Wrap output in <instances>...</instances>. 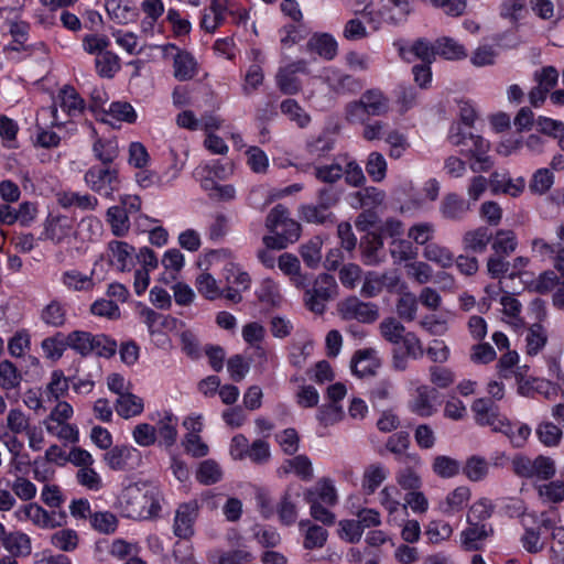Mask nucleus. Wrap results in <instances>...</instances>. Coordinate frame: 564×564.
Listing matches in <instances>:
<instances>
[{"label":"nucleus","mask_w":564,"mask_h":564,"mask_svg":"<svg viewBox=\"0 0 564 564\" xmlns=\"http://www.w3.org/2000/svg\"><path fill=\"white\" fill-rule=\"evenodd\" d=\"M299 527L303 531V547L305 550L322 549L325 545L328 538L326 529L312 523L310 520L300 521Z\"/></svg>","instance_id":"473e14b6"},{"label":"nucleus","mask_w":564,"mask_h":564,"mask_svg":"<svg viewBox=\"0 0 564 564\" xmlns=\"http://www.w3.org/2000/svg\"><path fill=\"white\" fill-rule=\"evenodd\" d=\"M90 527L101 534H113L117 531L119 521L116 514L110 511H98L90 514Z\"/></svg>","instance_id":"052dcab7"},{"label":"nucleus","mask_w":564,"mask_h":564,"mask_svg":"<svg viewBox=\"0 0 564 564\" xmlns=\"http://www.w3.org/2000/svg\"><path fill=\"white\" fill-rule=\"evenodd\" d=\"M495 432L503 433L510 441L513 447H522L531 435V427L525 423H512L508 419H503L495 427Z\"/></svg>","instance_id":"c85d7f7f"},{"label":"nucleus","mask_w":564,"mask_h":564,"mask_svg":"<svg viewBox=\"0 0 564 564\" xmlns=\"http://www.w3.org/2000/svg\"><path fill=\"white\" fill-rule=\"evenodd\" d=\"M106 221L116 237H124L130 230V219L127 210L120 206H111L106 212Z\"/></svg>","instance_id":"a19ab883"},{"label":"nucleus","mask_w":564,"mask_h":564,"mask_svg":"<svg viewBox=\"0 0 564 564\" xmlns=\"http://www.w3.org/2000/svg\"><path fill=\"white\" fill-rule=\"evenodd\" d=\"M391 108L389 97L379 88L365 90L358 100L349 102L345 108L349 122H364L366 117H382Z\"/></svg>","instance_id":"f03ea898"},{"label":"nucleus","mask_w":564,"mask_h":564,"mask_svg":"<svg viewBox=\"0 0 564 564\" xmlns=\"http://www.w3.org/2000/svg\"><path fill=\"white\" fill-rule=\"evenodd\" d=\"M137 117L134 108L129 102L115 101L110 104L108 111L102 112L100 120L109 124H113L112 120L133 123Z\"/></svg>","instance_id":"c9c22d12"},{"label":"nucleus","mask_w":564,"mask_h":564,"mask_svg":"<svg viewBox=\"0 0 564 564\" xmlns=\"http://www.w3.org/2000/svg\"><path fill=\"white\" fill-rule=\"evenodd\" d=\"M281 469L285 474L293 473L303 480H311L313 478V465L306 455H297L286 459Z\"/></svg>","instance_id":"864d4df0"},{"label":"nucleus","mask_w":564,"mask_h":564,"mask_svg":"<svg viewBox=\"0 0 564 564\" xmlns=\"http://www.w3.org/2000/svg\"><path fill=\"white\" fill-rule=\"evenodd\" d=\"M362 259L367 265H376L384 258L383 241L380 235L368 236L367 241L361 245Z\"/></svg>","instance_id":"3c124183"},{"label":"nucleus","mask_w":564,"mask_h":564,"mask_svg":"<svg viewBox=\"0 0 564 564\" xmlns=\"http://www.w3.org/2000/svg\"><path fill=\"white\" fill-rule=\"evenodd\" d=\"M14 516L19 521H31L40 529H54L62 524L61 521L56 520L54 513H50L37 503L21 506L15 510Z\"/></svg>","instance_id":"2eb2a0df"},{"label":"nucleus","mask_w":564,"mask_h":564,"mask_svg":"<svg viewBox=\"0 0 564 564\" xmlns=\"http://www.w3.org/2000/svg\"><path fill=\"white\" fill-rule=\"evenodd\" d=\"M41 321L51 327H63L66 323V310L64 305L57 301H52L42 310Z\"/></svg>","instance_id":"0e129e2a"},{"label":"nucleus","mask_w":564,"mask_h":564,"mask_svg":"<svg viewBox=\"0 0 564 564\" xmlns=\"http://www.w3.org/2000/svg\"><path fill=\"white\" fill-rule=\"evenodd\" d=\"M124 514L137 520L156 518L161 511L162 495L155 487L145 490L129 489L124 494Z\"/></svg>","instance_id":"7ed1b4c3"},{"label":"nucleus","mask_w":564,"mask_h":564,"mask_svg":"<svg viewBox=\"0 0 564 564\" xmlns=\"http://www.w3.org/2000/svg\"><path fill=\"white\" fill-rule=\"evenodd\" d=\"M265 228L271 232L262 238L265 247L282 250L295 242L301 235L300 224L290 217L289 209L279 204L265 218Z\"/></svg>","instance_id":"f257e3e1"},{"label":"nucleus","mask_w":564,"mask_h":564,"mask_svg":"<svg viewBox=\"0 0 564 564\" xmlns=\"http://www.w3.org/2000/svg\"><path fill=\"white\" fill-rule=\"evenodd\" d=\"M2 546L11 556H28L32 551L31 539L28 534L20 531L9 532Z\"/></svg>","instance_id":"a18cd8bd"},{"label":"nucleus","mask_w":564,"mask_h":564,"mask_svg":"<svg viewBox=\"0 0 564 564\" xmlns=\"http://www.w3.org/2000/svg\"><path fill=\"white\" fill-rule=\"evenodd\" d=\"M50 543L62 552H74L78 547L79 535L73 529H61L50 536Z\"/></svg>","instance_id":"5fc2aeb1"},{"label":"nucleus","mask_w":564,"mask_h":564,"mask_svg":"<svg viewBox=\"0 0 564 564\" xmlns=\"http://www.w3.org/2000/svg\"><path fill=\"white\" fill-rule=\"evenodd\" d=\"M453 532V527L447 521L440 519L429 521L424 530L427 543L434 545L448 541Z\"/></svg>","instance_id":"49530a36"},{"label":"nucleus","mask_w":564,"mask_h":564,"mask_svg":"<svg viewBox=\"0 0 564 564\" xmlns=\"http://www.w3.org/2000/svg\"><path fill=\"white\" fill-rule=\"evenodd\" d=\"M469 525L460 532V546L465 551L479 550L484 541L489 536L491 529H488L486 524L474 523L470 518H467Z\"/></svg>","instance_id":"393cba45"},{"label":"nucleus","mask_w":564,"mask_h":564,"mask_svg":"<svg viewBox=\"0 0 564 564\" xmlns=\"http://www.w3.org/2000/svg\"><path fill=\"white\" fill-rule=\"evenodd\" d=\"M395 481L406 492L421 489L423 486L420 473L410 466L402 467L397 471Z\"/></svg>","instance_id":"338daca9"},{"label":"nucleus","mask_w":564,"mask_h":564,"mask_svg":"<svg viewBox=\"0 0 564 564\" xmlns=\"http://www.w3.org/2000/svg\"><path fill=\"white\" fill-rule=\"evenodd\" d=\"M315 177L323 183H335L344 175L341 155H338L330 164L314 166Z\"/></svg>","instance_id":"69168bd1"},{"label":"nucleus","mask_w":564,"mask_h":564,"mask_svg":"<svg viewBox=\"0 0 564 564\" xmlns=\"http://www.w3.org/2000/svg\"><path fill=\"white\" fill-rule=\"evenodd\" d=\"M471 410L476 422L482 426H490L494 432L495 427L505 419V416L498 413L495 401L491 398L477 399L473 403Z\"/></svg>","instance_id":"4be33fe9"},{"label":"nucleus","mask_w":564,"mask_h":564,"mask_svg":"<svg viewBox=\"0 0 564 564\" xmlns=\"http://www.w3.org/2000/svg\"><path fill=\"white\" fill-rule=\"evenodd\" d=\"M384 140L389 145L388 154L393 160L401 159L411 147L406 134L397 129L390 130Z\"/></svg>","instance_id":"e2e57ef3"},{"label":"nucleus","mask_w":564,"mask_h":564,"mask_svg":"<svg viewBox=\"0 0 564 564\" xmlns=\"http://www.w3.org/2000/svg\"><path fill=\"white\" fill-rule=\"evenodd\" d=\"M305 501H317L328 507H334L338 502V492L335 482L329 477H322L316 484L307 488L303 494Z\"/></svg>","instance_id":"6ab92c4d"},{"label":"nucleus","mask_w":564,"mask_h":564,"mask_svg":"<svg viewBox=\"0 0 564 564\" xmlns=\"http://www.w3.org/2000/svg\"><path fill=\"white\" fill-rule=\"evenodd\" d=\"M74 221L68 216L50 215L44 221V229L39 239L62 243L74 235Z\"/></svg>","instance_id":"f8f14e48"},{"label":"nucleus","mask_w":564,"mask_h":564,"mask_svg":"<svg viewBox=\"0 0 564 564\" xmlns=\"http://www.w3.org/2000/svg\"><path fill=\"white\" fill-rule=\"evenodd\" d=\"M525 188V180L520 176L512 178L508 173L494 172L490 175V189L492 194H506L511 197L520 196Z\"/></svg>","instance_id":"5701e85b"},{"label":"nucleus","mask_w":564,"mask_h":564,"mask_svg":"<svg viewBox=\"0 0 564 564\" xmlns=\"http://www.w3.org/2000/svg\"><path fill=\"white\" fill-rule=\"evenodd\" d=\"M468 210L469 203L455 193L445 195L440 206L442 216L453 220L463 218Z\"/></svg>","instance_id":"4c0bfd02"},{"label":"nucleus","mask_w":564,"mask_h":564,"mask_svg":"<svg viewBox=\"0 0 564 564\" xmlns=\"http://www.w3.org/2000/svg\"><path fill=\"white\" fill-rule=\"evenodd\" d=\"M223 276L227 285L239 286L241 290L250 288L251 278L249 273L235 261H227L223 268Z\"/></svg>","instance_id":"09e8293b"},{"label":"nucleus","mask_w":564,"mask_h":564,"mask_svg":"<svg viewBox=\"0 0 564 564\" xmlns=\"http://www.w3.org/2000/svg\"><path fill=\"white\" fill-rule=\"evenodd\" d=\"M138 314L141 321L147 325L150 335L160 333L163 328L167 327L174 318L162 315L147 305H138Z\"/></svg>","instance_id":"58836bf2"},{"label":"nucleus","mask_w":564,"mask_h":564,"mask_svg":"<svg viewBox=\"0 0 564 564\" xmlns=\"http://www.w3.org/2000/svg\"><path fill=\"white\" fill-rule=\"evenodd\" d=\"M322 78L336 94L351 93L358 88V83L351 75L335 66L325 67L322 70Z\"/></svg>","instance_id":"aec40b11"},{"label":"nucleus","mask_w":564,"mask_h":564,"mask_svg":"<svg viewBox=\"0 0 564 564\" xmlns=\"http://www.w3.org/2000/svg\"><path fill=\"white\" fill-rule=\"evenodd\" d=\"M305 47L307 52L315 53L325 61H332L338 54V43L329 33H314Z\"/></svg>","instance_id":"b1692460"},{"label":"nucleus","mask_w":564,"mask_h":564,"mask_svg":"<svg viewBox=\"0 0 564 564\" xmlns=\"http://www.w3.org/2000/svg\"><path fill=\"white\" fill-rule=\"evenodd\" d=\"M139 452L129 445H116L104 454V462L112 470H124Z\"/></svg>","instance_id":"bb28decb"},{"label":"nucleus","mask_w":564,"mask_h":564,"mask_svg":"<svg viewBox=\"0 0 564 564\" xmlns=\"http://www.w3.org/2000/svg\"><path fill=\"white\" fill-rule=\"evenodd\" d=\"M470 497L471 492L467 486H458L438 503V511L445 516H453L467 506Z\"/></svg>","instance_id":"a878e982"},{"label":"nucleus","mask_w":564,"mask_h":564,"mask_svg":"<svg viewBox=\"0 0 564 564\" xmlns=\"http://www.w3.org/2000/svg\"><path fill=\"white\" fill-rule=\"evenodd\" d=\"M349 199L354 208L371 209L382 204L384 193L376 187H365L351 194Z\"/></svg>","instance_id":"ea45409f"},{"label":"nucleus","mask_w":564,"mask_h":564,"mask_svg":"<svg viewBox=\"0 0 564 564\" xmlns=\"http://www.w3.org/2000/svg\"><path fill=\"white\" fill-rule=\"evenodd\" d=\"M511 467L518 477L527 479L549 480L556 474L555 460L544 455L531 458L518 454L512 458Z\"/></svg>","instance_id":"20e7f679"},{"label":"nucleus","mask_w":564,"mask_h":564,"mask_svg":"<svg viewBox=\"0 0 564 564\" xmlns=\"http://www.w3.org/2000/svg\"><path fill=\"white\" fill-rule=\"evenodd\" d=\"M441 404L436 390L419 391L417 395L410 402L412 412L421 416L432 415Z\"/></svg>","instance_id":"f704fd0d"},{"label":"nucleus","mask_w":564,"mask_h":564,"mask_svg":"<svg viewBox=\"0 0 564 564\" xmlns=\"http://www.w3.org/2000/svg\"><path fill=\"white\" fill-rule=\"evenodd\" d=\"M463 474L470 481H481L489 474V463L485 457L473 455L467 458L463 467Z\"/></svg>","instance_id":"6e6d98bb"},{"label":"nucleus","mask_w":564,"mask_h":564,"mask_svg":"<svg viewBox=\"0 0 564 564\" xmlns=\"http://www.w3.org/2000/svg\"><path fill=\"white\" fill-rule=\"evenodd\" d=\"M106 257L117 271L126 272L134 267V248L126 241L111 240L107 246Z\"/></svg>","instance_id":"4468645a"},{"label":"nucleus","mask_w":564,"mask_h":564,"mask_svg":"<svg viewBox=\"0 0 564 564\" xmlns=\"http://www.w3.org/2000/svg\"><path fill=\"white\" fill-rule=\"evenodd\" d=\"M84 182L93 192L112 198L120 188L119 169L115 165H93L85 172Z\"/></svg>","instance_id":"39448f33"},{"label":"nucleus","mask_w":564,"mask_h":564,"mask_svg":"<svg viewBox=\"0 0 564 564\" xmlns=\"http://www.w3.org/2000/svg\"><path fill=\"white\" fill-rule=\"evenodd\" d=\"M337 293V283L334 276L321 273L316 276L312 288L304 292V304L307 310L315 314H323L326 303Z\"/></svg>","instance_id":"6e6552de"},{"label":"nucleus","mask_w":564,"mask_h":564,"mask_svg":"<svg viewBox=\"0 0 564 564\" xmlns=\"http://www.w3.org/2000/svg\"><path fill=\"white\" fill-rule=\"evenodd\" d=\"M307 72V62L305 59L291 62L279 68L275 77L276 85L282 93L286 95H295L302 87L301 80L296 75L299 73L306 74Z\"/></svg>","instance_id":"9b49d317"},{"label":"nucleus","mask_w":564,"mask_h":564,"mask_svg":"<svg viewBox=\"0 0 564 564\" xmlns=\"http://www.w3.org/2000/svg\"><path fill=\"white\" fill-rule=\"evenodd\" d=\"M338 312L344 319H356L361 323H373L379 317L378 306L350 296L338 303Z\"/></svg>","instance_id":"9d476101"},{"label":"nucleus","mask_w":564,"mask_h":564,"mask_svg":"<svg viewBox=\"0 0 564 564\" xmlns=\"http://www.w3.org/2000/svg\"><path fill=\"white\" fill-rule=\"evenodd\" d=\"M256 296L261 304L272 308L280 307L284 302L280 284L271 278L260 281Z\"/></svg>","instance_id":"cd10ccee"},{"label":"nucleus","mask_w":564,"mask_h":564,"mask_svg":"<svg viewBox=\"0 0 564 564\" xmlns=\"http://www.w3.org/2000/svg\"><path fill=\"white\" fill-rule=\"evenodd\" d=\"M471 147L467 150L466 155L474 159L470 170L475 173L487 172L494 162L487 154L490 150V143L480 135L469 134Z\"/></svg>","instance_id":"a211bd4d"},{"label":"nucleus","mask_w":564,"mask_h":564,"mask_svg":"<svg viewBox=\"0 0 564 564\" xmlns=\"http://www.w3.org/2000/svg\"><path fill=\"white\" fill-rule=\"evenodd\" d=\"M95 65L99 76L112 78L120 69V58L117 54L106 51L105 53L96 56Z\"/></svg>","instance_id":"774afa93"},{"label":"nucleus","mask_w":564,"mask_h":564,"mask_svg":"<svg viewBox=\"0 0 564 564\" xmlns=\"http://www.w3.org/2000/svg\"><path fill=\"white\" fill-rule=\"evenodd\" d=\"M199 508L197 501L181 503L173 520L172 530L175 536L189 540L195 534V522L198 518Z\"/></svg>","instance_id":"1a4fd4ad"},{"label":"nucleus","mask_w":564,"mask_h":564,"mask_svg":"<svg viewBox=\"0 0 564 564\" xmlns=\"http://www.w3.org/2000/svg\"><path fill=\"white\" fill-rule=\"evenodd\" d=\"M345 395L346 390H324L318 413V420L323 424H334L343 419L341 401Z\"/></svg>","instance_id":"ddd939ff"},{"label":"nucleus","mask_w":564,"mask_h":564,"mask_svg":"<svg viewBox=\"0 0 564 564\" xmlns=\"http://www.w3.org/2000/svg\"><path fill=\"white\" fill-rule=\"evenodd\" d=\"M314 340L305 338L294 341L290 347L289 361L297 368H302L313 355Z\"/></svg>","instance_id":"4d7b16f0"},{"label":"nucleus","mask_w":564,"mask_h":564,"mask_svg":"<svg viewBox=\"0 0 564 564\" xmlns=\"http://www.w3.org/2000/svg\"><path fill=\"white\" fill-rule=\"evenodd\" d=\"M436 55L449 61L463 59L467 56V52L460 43L452 37H441L436 42Z\"/></svg>","instance_id":"bf43d9fd"},{"label":"nucleus","mask_w":564,"mask_h":564,"mask_svg":"<svg viewBox=\"0 0 564 564\" xmlns=\"http://www.w3.org/2000/svg\"><path fill=\"white\" fill-rule=\"evenodd\" d=\"M94 271L90 275L83 274L77 270H69L63 273L62 283L73 291H90L95 282L93 280Z\"/></svg>","instance_id":"680f3d73"},{"label":"nucleus","mask_w":564,"mask_h":564,"mask_svg":"<svg viewBox=\"0 0 564 564\" xmlns=\"http://www.w3.org/2000/svg\"><path fill=\"white\" fill-rule=\"evenodd\" d=\"M400 56L411 62L412 57L420 58L424 64H431L436 56V43L432 44L427 40L419 39L413 44L406 45L403 41L394 42Z\"/></svg>","instance_id":"dca6fc26"},{"label":"nucleus","mask_w":564,"mask_h":564,"mask_svg":"<svg viewBox=\"0 0 564 564\" xmlns=\"http://www.w3.org/2000/svg\"><path fill=\"white\" fill-rule=\"evenodd\" d=\"M158 416L159 420L154 427L156 429L161 443L170 447L175 444L177 438L178 419L170 411L158 413Z\"/></svg>","instance_id":"c756f323"},{"label":"nucleus","mask_w":564,"mask_h":564,"mask_svg":"<svg viewBox=\"0 0 564 564\" xmlns=\"http://www.w3.org/2000/svg\"><path fill=\"white\" fill-rule=\"evenodd\" d=\"M165 55L170 52L177 51L174 57V76L178 80H189L197 74V63L194 57L178 48L174 44H166L162 46Z\"/></svg>","instance_id":"412c9836"},{"label":"nucleus","mask_w":564,"mask_h":564,"mask_svg":"<svg viewBox=\"0 0 564 564\" xmlns=\"http://www.w3.org/2000/svg\"><path fill=\"white\" fill-rule=\"evenodd\" d=\"M227 11V0H212L208 9H205L200 19V28L214 33L224 23Z\"/></svg>","instance_id":"7c9ffc66"},{"label":"nucleus","mask_w":564,"mask_h":564,"mask_svg":"<svg viewBox=\"0 0 564 564\" xmlns=\"http://www.w3.org/2000/svg\"><path fill=\"white\" fill-rule=\"evenodd\" d=\"M388 469L381 464L369 465L361 480V488L366 495H372L379 486L387 479Z\"/></svg>","instance_id":"79ce46f5"},{"label":"nucleus","mask_w":564,"mask_h":564,"mask_svg":"<svg viewBox=\"0 0 564 564\" xmlns=\"http://www.w3.org/2000/svg\"><path fill=\"white\" fill-rule=\"evenodd\" d=\"M490 239L491 234L488 228L479 227L463 236V246L465 250L481 253L487 249Z\"/></svg>","instance_id":"8fccbe9b"},{"label":"nucleus","mask_w":564,"mask_h":564,"mask_svg":"<svg viewBox=\"0 0 564 564\" xmlns=\"http://www.w3.org/2000/svg\"><path fill=\"white\" fill-rule=\"evenodd\" d=\"M86 108L85 100L72 86H64L57 94L52 107V124L61 127L67 118H76L83 115Z\"/></svg>","instance_id":"0eeeda50"},{"label":"nucleus","mask_w":564,"mask_h":564,"mask_svg":"<svg viewBox=\"0 0 564 564\" xmlns=\"http://www.w3.org/2000/svg\"><path fill=\"white\" fill-rule=\"evenodd\" d=\"M58 398L59 394L54 393V390H28L23 401L29 409L40 413L46 411L48 404L54 403Z\"/></svg>","instance_id":"c03bdc74"},{"label":"nucleus","mask_w":564,"mask_h":564,"mask_svg":"<svg viewBox=\"0 0 564 564\" xmlns=\"http://www.w3.org/2000/svg\"><path fill=\"white\" fill-rule=\"evenodd\" d=\"M381 361L378 351L372 348L357 350L351 358V372L359 378L375 376Z\"/></svg>","instance_id":"f3484780"},{"label":"nucleus","mask_w":564,"mask_h":564,"mask_svg":"<svg viewBox=\"0 0 564 564\" xmlns=\"http://www.w3.org/2000/svg\"><path fill=\"white\" fill-rule=\"evenodd\" d=\"M67 339L64 333L57 332L41 341V349L46 360L57 362L67 350Z\"/></svg>","instance_id":"e433bc0d"},{"label":"nucleus","mask_w":564,"mask_h":564,"mask_svg":"<svg viewBox=\"0 0 564 564\" xmlns=\"http://www.w3.org/2000/svg\"><path fill=\"white\" fill-rule=\"evenodd\" d=\"M423 257L442 269H448L454 264L455 256L445 246L431 242L423 249Z\"/></svg>","instance_id":"37998d69"},{"label":"nucleus","mask_w":564,"mask_h":564,"mask_svg":"<svg viewBox=\"0 0 564 564\" xmlns=\"http://www.w3.org/2000/svg\"><path fill=\"white\" fill-rule=\"evenodd\" d=\"M66 335L67 346L82 357L91 355V340L94 334L86 330H72Z\"/></svg>","instance_id":"603ef678"},{"label":"nucleus","mask_w":564,"mask_h":564,"mask_svg":"<svg viewBox=\"0 0 564 564\" xmlns=\"http://www.w3.org/2000/svg\"><path fill=\"white\" fill-rule=\"evenodd\" d=\"M197 292L209 301L221 299L223 288L209 272H200L195 280Z\"/></svg>","instance_id":"de8ad7c7"},{"label":"nucleus","mask_w":564,"mask_h":564,"mask_svg":"<svg viewBox=\"0 0 564 564\" xmlns=\"http://www.w3.org/2000/svg\"><path fill=\"white\" fill-rule=\"evenodd\" d=\"M115 408L119 416L130 419L143 412L144 402L142 398L127 390L118 394Z\"/></svg>","instance_id":"2f4dec72"},{"label":"nucleus","mask_w":564,"mask_h":564,"mask_svg":"<svg viewBox=\"0 0 564 564\" xmlns=\"http://www.w3.org/2000/svg\"><path fill=\"white\" fill-rule=\"evenodd\" d=\"M93 154L102 165H113L120 150L116 138H97L91 147Z\"/></svg>","instance_id":"72a5a7b5"},{"label":"nucleus","mask_w":564,"mask_h":564,"mask_svg":"<svg viewBox=\"0 0 564 564\" xmlns=\"http://www.w3.org/2000/svg\"><path fill=\"white\" fill-rule=\"evenodd\" d=\"M413 11V0H380L378 10H371L369 23L379 30L382 23L400 25L404 23Z\"/></svg>","instance_id":"423d86ee"},{"label":"nucleus","mask_w":564,"mask_h":564,"mask_svg":"<svg viewBox=\"0 0 564 564\" xmlns=\"http://www.w3.org/2000/svg\"><path fill=\"white\" fill-rule=\"evenodd\" d=\"M417 308L416 295L408 290L402 291L395 303L398 316L405 322H412L416 317Z\"/></svg>","instance_id":"13d9d810"}]
</instances>
